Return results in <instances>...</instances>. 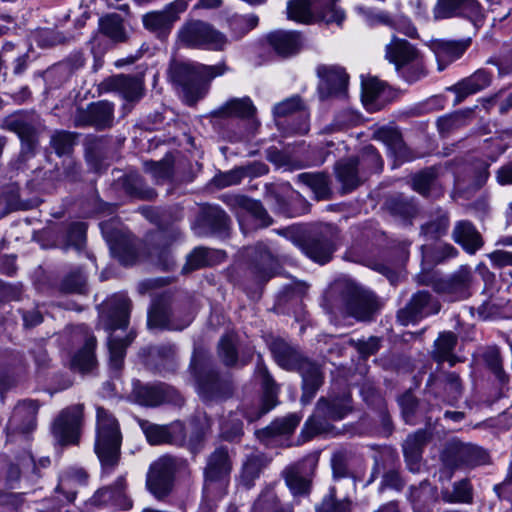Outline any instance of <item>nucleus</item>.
I'll return each instance as SVG.
<instances>
[{
  "label": "nucleus",
  "mask_w": 512,
  "mask_h": 512,
  "mask_svg": "<svg viewBox=\"0 0 512 512\" xmlns=\"http://www.w3.org/2000/svg\"><path fill=\"white\" fill-rule=\"evenodd\" d=\"M385 57L408 82L425 75V67L419 51L407 40L393 37L386 45Z\"/></svg>",
  "instance_id": "6"
},
{
  "label": "nucleus",
  "mask_w": 512,
  "mask_h": 512,
  "mask_svg": "<svg viewBox=\"0 0 512 512\" xmlns=\"http://www.w3.org/2000/svg\"><path fill=\"white\" fill-rule=\"evenodd\" d=\"M176 43L183 48L224 51L228 37L211 23L199 19H187L176 33Z\"/></svg>",
  "instance_id": "3"
},
{
  "label": "nucleus",
  "mask_w": 512,
  "mask_h": 512,
  "mask_svg": "<svg viewBox=\"0 0 512 512\" xmlns=\"http://www.w3.org/2000/svg\"><path fill=\"white\" fill-rule=\"evenodd\" d=\"M470 39L460 41H435L431 49L438 62V70L442 71L446 65L460 58L470 46Z\"/></svg>",
  "instance_id": "16"
},
{
  "label": "nucleus",
  "mask_w": 512,
  "mask_h": 512,
  "mask_svg": "<svg viewBox=\"0 0 512 512\" xmlns=\"http://www.w3.org/2000/svg\"><path fill=\"white\" fill-rule=\"evenodd\" d=\"M459 9L469 10L475 15L479 14V5L476 0H438L434 8V17L436 19L449 18Z\"/></svg>",
  "instance_id": "28"
},
{
  "label": "nucleus",
  "mask_w": 512,
  "mask_h": 512,
  "mask_svg": "<svg viewBox=\"0 0 512 512\" xmlns=\"http://www.w3.org/2000/svg\"><path fill=\"white\" fill-rule=\"evenodd\" d=\"M212 252L206 248H195L188 256L185 265L183 266V272L187 273L203 266L211 264Z\"/></svg>",
  "instance_id": "46"
},
{
  "label": "nucleus",
  "mask_w": 512,
  "mask_h": 512,
  "mask_svg": "<svg viewBox=\"0 0 512 512\" xmlns=\"http://www.w3.org/2000/svg\"><path fill=\"white\" fill-rule=\"evenodd\" d=\"M188 3L185 0H175L166 5L163 10L152 11L143 15L144 27L159 37L167 36L180 15L187 10Z\"/></svg>",
  "instance_id": "8"
},
{
  "label": "nucleus",
  "mask_w": 512,
  "mask_h": 512,
  "mask_svg": "<svg viewBox=\"0 0 512 512\" xmlns=\"http://www.w3.org/2000/svg\"><path fill=\"white\" fill-rule=\"evenodd\" d=\"M317 75L320 78L318 91L321 99L345 94L349 77L342 67L320 65L317 67Z\"/></svg>",
  "instance_id": "10"
},
{
  "label": "nucleus",
  "mask_w": 512,
  "mask_h": 512,
  "mask_svg": "<svg viewBox=\"0 0 512 512\" xmlns=\"http://www.w3.org/2000/svg\"><path fill=\"white\" fill-rule=\"evenodd\" d=\"M99 29L113 42H124L128 38L124 21L118 14H108L100 18Z\"/></svg>",
  "instance_id": "31"
},
{
  "label": "nucleus",
  "mask_w": 512,
  "mask_h": 512,
  "mask_svg": "<svg viewBox=\"0 0 512 512\" xmlns=\"http://www.w3.org/2000/svg\"><path fill=\"white\" fill-rule=\"evenodd\" d=\"M421 283L432 285L434 290L445 296L449 301L467 298L472 283V273L467 268H461L448 279L421 280Z\"/></svg>",
  "instance_id": "9"
},
{
  "label": "nucleus",
  "mask_w": 512,
  "mask_h": 512,
  "mask_svg": "<svg viewBox=\"0 0 512 512\" xmlns=\"http://www.w3.org/2000/svg\"><path fill=\"white\" fill-rule=\"evenodd\" d=\"M226 71L223 63L209 66L175 62L170 65L168 74L170 80L181 88L184 101L193 105L207 93L209 83Z\"/></svg>",
  "instance_id": "1"
},
{
  "label": "nucleus",
  "mask_w": 512,
  "mask_h": 512,
  "mask_svg": "<svg viewBox=\"0 0 512 512\" xmlns=\"http://www.w3.org/2000/svg\"><path fill=\"white\" fill-rule=\"evenodd\" d=\"M277 261L266 249H261L251 267V272L258 282L267 281L275 274Z\"/></svg>",
  "instance_id": "33"
},
{
  "label": "nucleus",
  "mask_w": 512,
  "mask_h": 512,
  "mask_svg": "<svg viewBox=\"0 0 512 512\" xmlns=\"http://www.w3.org/2000/svg\"><path fill=\"white\" fill-rule=\"evenodd\" d=\"M361 173H378L383 168V160L373 146H366L358 159H355Z\"/></svg>",
  "instance_id": "38"
},
{
  "label": "nucleus",
  "mask_w": 512,
  "mask_h": 512,
  "mask_svg": "<svg viewBox=\"0 0 512 512\" xmlns=\"http://www.w3.org/2000/svg\"><path fill=\"white\" fill-rule=\"evenodd\" d=\"M287 16L304 24L325 21L340 25L345 19V13L336 5V0H290Z\"/></svg>",
  "instance_id": "5"
},
{
  "label": "nucleus",
  "mask_w": 512,
  "mask_h": 512,
  "mask_svg": "<svg viewBox=\"0 0 512 512\" xmlns=\"http://www.w3.org/2000/svg\"><path fill=\"white\" fill-rule=\"evenodd\" d=\"M443 499L446 502L468 503L472 499L471 485L468 481L462 480L454 485L453 492L443 493Z\"/></svg>",
  "instance_id": "51"
},
{
  "label": "nucleus",
  "mask_w": 512,
  "mask_h": 512,
  "mask_svg": "<svg viewBox=\"0 0 512 512\" xmlns=\"http://www.w3.org/2000/svg\"><path fill=\"white\" fill-rule=\"evenodd\" d=\"M379 308L374 294L355 293L346 303V313L358 320L369 319Z\"/></svg>",
  "instance_id": "18"
},
{
  "label": "nucleus",
  "mask_w": 512,
  "mask_h": 512,
  "mask_svg": "<svg viewBox=\"0 0 512 512\" xmlns=\"http://www.w3.org/2000/svg\"><path fill=\"white\" fill-rule=\"evenodd\" d=\"M300 416L297 414H290L284 418L275 420L271 426L268 427V430L272 434H290L300 423Z\"/></svg>",
  "instance_id": "53"
},
{
  "label": "nucleus",
  "mask_w": 512,
  "mask_h": 512,
  "mask_svg": "<svg viewBox=\"0 0 512 512\" xmlns=\"http://www.w3.org/2000/svg\"><path fill=\"white\" fill-rule=\"evenodd\" d=\"M2 127L16 133L22 141L31 144L33 142L35 129L33 125L22 114H13L5 118Z\"/></svg>",
  "instance_id": "34"
},
{
  "label": "nucleus",
  "mask_w": 512,
  "mask_h": 512,
  "mask_svg": "<svg viewBox=\"0 0 512 512\" xmlns=\"http://www.w3.org/2000/svg\"><path fill=\"white\" fill-rule=\"evenodd\" d=\"M268 41L274 50L283 56L298 52L302 45L301 35L296 31H275L268 36Z\"/></svg>",
  "instance_id": "22"
},
{
  "label": "nucleus",
  "mask_w": 512,
  "mask_h": 512,
  "mask_svg": "<svg viewBox=\"0 0 512 512\" xmlns=\"http://www.w3.org/2000/svg\"><path fill=\"white\" fill-rule=\"evenodd\" d=\"M51 144L58 155L67 154L74 145V136L69 132H57L52 136Z\"/></svg>",
  "instance_id": "60"
},
{
  "label": "nucleus",
  "mask_w": 512,
  "mask_h": 512,
  "mask_svg": "<svg viewBox=\"0 0 512 512\" xmlns=\"http://www.w3.org/2000/svg\"><path fill=\"white\" fill-rule=\"evenodd\" d=\"M38 408L39 405L34 400L19 402L13 410L8 429H19L23 433L33 430L36 425Z\"/></svg>",
  "instance_id": "15"
},
{
  "label": "nucleus",
  "mask_w": 512,
  "mask_h": 512,
  "mask_svg": "<svg viewBox=\"0 0 512 512\" xmlns=\"http://www.w3.org/2000/svg\"><path fill=\"white\" fill-rule=\"evenodd\" d=\"M137 398L143 405L157 406L166 401L167 396L161 386H144L137 391Z\"/></svg>",
  "instance_id": "45"
},
{
  "label": "nucleus",
  "mask_w": 512,
  "mask_h": 512,
  "mask_svg": "<svg viewBox=\"0 0 512 512\" xmlns=\"http://www.w3.org/2000/svg\"><path fill=\"white\" fill-rule=\"evenodd\" d=\"M240 204L244 209V214L239 215L238 217L239 224L243 230L245 221H248L250 218L255 219L259 226H267L270 224L269 217L260 202L248 198H242L240 200Z\"/></svg>",
  "instance_id": "36"
},
{
  "label": "nucleus",
  "mask_w": 512,
  "mask_h": 512,
  "mask_svg": "<svg viewBox=\"0 0 512 512\" xmlns=\"http://www.w3.org/2000/svg\"><path fill=\"white\" fill-rule=\"evenodd\" d=\"M231 470V462L228 451L219 448L211 454L205 470L207 481H216L229 474Z\"/></svg>",
  "instance_id": "27"
},
{
  "label": "nucleus",
  "mask_w": 512,
  "mask_h": 512,
  "mask_svg": "<svg viewBox=\"0 0 512 512\" xmlns=\"http://www.w3.org/2000/svg\"><path fill=\"white\" fill-rule=\"evenodd\" d=\"M121 443L122 433L118 420L108 410L97 407L94 451L104 473H111L118 465Z\"/></svg>",
  "instance_id": "2"
},
{
  "label": "nucleus",
  "mask_w": 512,
  "mask_h": 512,
  "mask_svg": "<svg viewBox=\"0 0 512 512\" xmlns=\"http://www.w3.org/2000/svg\"><path fill=\"white\" fill-rule=\"evenodd\" d=\"M426 441L427 433L420 430L409 435L403 444L404 455L412 472L419 471L422 447Z\"/></svg>",
  "instance_id": "24"
},
{
  "label": "nucleus",
  "mask_w": 512,
  "mask_h": 512,
  "mask_svg": "<svg viewBox=\"0 0 512 512\" xmlns=\"http://www.w3.org/2000/svg\"><path fill=\"white\" fill-rule=\"evenodd\" d=\"M255 112V107L248 97L234 98L214 111L218 117H249Z\"/></svg>",
  "instance_id": "29"
},
{
  "label": "nucleus",
  "mask_w": 512,
  "mask_h": 512,
  "mask_svg": "<svg viewBox=\"0 0 512 512\" xmlns=\"http://www.w3.org/2000/svg\"><path fill=\"white\" fill-rule=\"evenodd\" d=\"M113 120V106L107 101L91 104L86 111L80 113L77 122L82 125H93L97 128L109 126Z\"/></svg>",
  "instance_id": "19"
},
{
  "label": "nucleus",
  "mask_w": 512,
  "mask_h": 512,
  "mask_svg": "<svg viewBox=\"0 0 512 512\" xmlns=\"http://www.w3.org/2000/svg\"><path fill=\"white\" fill-rule=\"evenodd\" d=\"M82 404L71 405L63 409L52 425V434L61 445L76 444L83 422Z\"/></svg>",
  "instance_id": "7"
},
{
  "label": "nucleus",
  "mask_w": 512,
  "mask_h": 512,
  "mask_svg": "<svg viewBox=\"0 0 512 512\" xmlns=\"http://www.w3.org/2000/svg\"><path fill=\"white\" fill-rule=\"evenodd\" d=\"M492 76L484 69H479L471 76L463 79L451 88L456 94L455 102L459 103L469 95L475 94L491 84Z\"/></svg>",
  "instance_id": "20"
},
{
  "label": "nucleus",
  "mask_w": 512,
  "mask_h": 512,
  "mask_svg": "<svg viewBox=\"0 0 512 512\" xmlns=\"http://www.w3.org/2000/svg\"><path fill=\"white\" fill-rule=\"evenodd\" d=\"M298 180L308 186L318 199L325 198L329 193L328 178L322 173H302Z\"/></svg>",
  "instance_id": "44"
},
{
  "label": "nucleus",
  "mask_w": 512,
  "mask_h": 512,
  "mask_svg": "<svg viewBox=\"0 0 512 512\" xmlns=\"http://www.w3.org/2000/svg\"><path fill=\"white\" fill-rule=\"evenodd\" d=\"M457 343V337L452 332L440 334L435 341V356L439 361H448L451 365L456 362L452 351Z\"/></svg>",
  "instance_id": "39"
},
{
  "label": "nucleus",
  "mask_w": 512,
  "mask_h": 512,
  "mask_svg": "<svg viewBox=\"0 0 512 512\" xmlns=\"http://www.w3.org/2000/svg\"><path fill=\"white\" fill-rule=\"evenodd\" d=\"M238 414L239 412L230 413L221 422V434L226 440H234L242 434L243 424Z\"/></svg>",
  "instance_id": "48"
},
{
  "label": "nucleus",
  "mask_w": 512,
  "mask_h": 512,
  "mask_svg": "<svg viewBox=\"0 0 512 512\" xmlns=\"http://www.w3.org/2000/svg\"><path fill=\"white\" fill-rule=\"evenodd\" d=\"M134 336H127L125 339H118L113 336L109 337L108 347L110 352V366L118 371L122 368L125 356V349L131 343Z\"/></svg>",
  "instance_id": "43"
},
{
  "label": "nucleus",
  "mask_w": 512,
  "mask_h": 512,
  "mask_svg": "<svg viewBox=\"0 0 512 512\" xmlns=\"http://www.w3.org/2000/svg\"><path fill=\"white\" fill-rule=\"evenodd\" d=\"M486 459V452L480 447L457 442L451 443L443 453V460L451 466L480 465L484 464Z\"/></svg>",
  "instance_id": "12"
},
{
  "label": "nucleus",
  "mask_w": 512,
  "mask_h": 512,
  "mask_svg": "<svg viewBox=\"0 0 512 512\" xmlns=\"http://www.w3.org/2000/svg\"><path fill=\"white\" fill-rule=\"evenodd\" d=\"M112 89L118 91L126 100H137L142 96L143 83L135 77L118 75L110 80Z\"/></svg>",
  "instance_id": "32"
},
{
  "label": "nucleus",
  "mask_w": 512,
  "mask_h": 512,
  "mask_svg": "<svg viewBox=\"0 0 512 512\" xmlns=\"http://www.w3.org/2000/svg\"><path fill=\"white\" fill-rule=\"evenodd\" d=\"M434 183L435 172L433 169H428L414 176L412 187L416 192L427 195Z\"/></svg>",
  "instance_id": "57"
},
{
  "label": "nucleus",
  "mask_w": 512,
  "mask_h": 512,
  "mask_svg": "<svg viewBox=\"0 0 512 512\" xmlns=\"http://www.w3.org/2000/svg\"><path fill=\"white\" fill-rule=\"evenodd\" d=\"M129 300L120 296L115 307L107 314H102L101 319L105 323V329L115 331L117 329H125L128 325Z\"/></svg>",
  "instance_id": "25"
},
{
  "label": "nucleus",
  "mask_w": 512,
  "mask_h": 512,
  "mask_svg": "<svg viewBox=\"0 0 512 512\" xmlns=\"http://www.w3.org/2000/svg\"><path fill=\"white\" fill-rule=\"evenodd\" d=\"M383 87V82L374 77L362 81V101L367 110L374 111L379 108L375 102Z\"/></svg>",
  "instance_id": "42"
},
{
  "label": "nucleus",
  "mask_w": 512,
  "mask_h": 512,
  "mask_svg": "<svg viewBox=\"0 0 512 512\" xmlns=\"http://www.w3.org/2000/svg\"><path fill=\"white\" fill-rule=\"evenodd\" d=\"M172 479L148 474L147 487L157 498L164 497L171 488Z\"/></svg>",
  "instance_id": "59"
},
{
  "label": "nucleus",
  "mask_w": 512,
  "mask_h": 512,
  "mask_svg": "<svg viewBox=\"0 0 512 512\" xmlns=\"http://www.w3.org/2000/svg\"><path fill=\"white\" fill-rule=\"evenodd\" d=\"M196 382L198 393L204 400H216L224 397L226 385L218 379L215 373H196Z\"/></svg>",
  "instance_id": "23"
},
{
  "label": "nucleus",
  "mask_w": 512,
  "mask_h": 512,
  "mask_svg": "<svg viewBox=\"0 0 512 512\" xmlns=\"http://www.w3.org/2000/svg\"><path fill=\"white\" fill-rule=\"evenodd\" d=\"M258 24V17L250 14L246 16H235L230 22L231 31L237 39L243 37Z\"/></svg>",
  "instance_id": "50"
},
{
  "label": "nucleus",
  "mask_w": 512,
  "mask_h": 512,
  "mask_svg": "<svg viewBox=\"0 0 512 512\" xmlns=\"http://www.w3.org/2000/svg\"><path fill=\"white\" fill-rule=\"evenodd\" d=\"M218 354L223 363L232 366L237 362V352L235 348V337L233 334L223 336L219 342Z\"/></svg>",
  "instance_id": "47"
},
{
  "label": "nucleus",
  "mask_w": 512,
  "mask_h": 512,
  "mask_svg": "<svg viewBox=\"0 0 512 512\" xmlns=\"http://www.w3.org/2000/svg\"><path fill=\"white\" fill-rule=\"evenodd\" d=\"M257 374L261 379L263 387L262 404L258 409H252L245 412V417L248 421H254L260 418L277 405L278 388L268 373V370L262 364H259L257 367Z\"/></svg>",
  "instance_id": "13"
},
{
  "label": "nucleus",
  "mask_w": 512,
  "mask_h": 512,
  "mask_svg": "<svg viewBox=\"0 0 512 512\" xmlns=\"http://www.w3.org/2000/svg\"><path fill=\"white\" fill-rule=\"evenodd\" d=\"M274 354L281 367L287 370H297L301 374L303 389L301 401L305 404L309 403L323 383V375L319 366L287 346L276 348Z\"/></svg>",
  "instance_id": "4"
},
{
  "label": "nucleus",
  "mask_w": 512,
  "mask_h": 512,
  "mask_svg": "<svg viewBox=\"0 0 512 512\" xmlns=\"http://www.w3.org/2000/svg\"><path fill=\"white\" fill-rule=\"evenodd\" d=\"M336 175L344 188L349 190L357 187L364 177L355 159L338 162L336 165Z\"/></svg>",
  "instance_id": "30"
},
{
  "label": "nucleus",
  "mask_w": 512,
  "mask_h": 512,
  "mask_svg": "<svg viewBox=\"0 0 512 512\" xmlns=\"http://www.w3.org/2000/svg\"><path fill=\"white\" fill-rule=\"evenodd\" d=\"M484 360L487 366L491 369V371L496 375V377L501 382L507 381V377L502 369L500 353L497 348H488L484 353Z\"/></svg>",
  "instance_id": "56"
},
{
  "label": "nucleus",
  "mask_w": 512,
  "mask_h": 512,
  "mask_svg": "<svg viewBox=\"0 0 512 512\" xmlns=\"http://www.w3.org/2000/svg\"><path fill=\"white\" fill-rule=\"evenodd\" d=\"M277 505L275 493L272 489H267L255 501L252 512H278Z\"/></svg>",
  "instance_id": "54"
},
{
  "label": "nucleus",
  "mask_w": 512,
  "mask_h": 512,
  "mask_svg": "<svg viewBox=\"0 0 512 512\" xmlns=\"http://www.w3.org/2000/svg\"><path fill=\"white\" fill-rule=\"evenodd\" d=\"M316 512H350V503L347 501L336 502L332 496L323 499Z\"/></svg>",
  "instance_id": "64"
},
{
  "label": "nucleus",
  "mask_w": 512,
  "mask_h": 512,
  "mask_svg": "<svg viewBox=\"0 0 512 512\" xmlns=\"http://www.w3.org/2000/svg\"><path fill=\"white\" fill-rule=\"evenodd\" d=\"M142 430L148 442L152 445L169 443V429L166 425L143 423Z\"/></svg>",
  "instance_id": "49"
},
{
  "label": "nucleus",
  "mask_w": 512,
  "mask_h": 512,
  "mask_svg": "<svg viewBox=\"0 0 512 512\" xmlns=\"http://www.w3.org/2000/svg\"><path fill=\"white\" fill-rule=\"evenodd\" d=\"M285 481L291 492L295 495L305 494L309 490V480L302 477L295 468H291L286 472Z\"/></svg>",
  "instance_id": "52"
},
{
  "label": "nucleus",
  "mask_w": 512,
  "mask_h": 512,
  "mask_svg": "<svg viewBox=\"0 0 512 512\" xmlns=\"http://www.w3.org/2000/svg\"><path fill=\"white\" fill-rule=\"evenodd\" d=\"M265 465L266 460L260 453L252 454L246 458L243 463L241 478L247 487H250L253 481L259 477Z\"/></svg>",
  "instance_id": "40"
},
{
  "label": "nucleus",
  "mask_w": 512,
  "mask_h": 512,
  "mask_svg": "<svg viewBox=\"0 0 512 512\" xmlns=\"http://www.w3.org/2000/svg\"><path fill=\"white\" fill-rule=\"evenodd\" d=\"M453 239L468 253H475L483 245L481 235L469 221H459L453 230Z\"/></svg>",
  "instance_id": "21"
},
{
  "label": "nucleus",
  "mask_w": 512,
  "mask_h": 512,
  "mask_svg": "<svg viewBox=\"0 0 512 512\" xmlns=\"http://www.w3.org/2000/svg\"><path fill=\"white\" fill-rule=\"evenodd\" d=\"M304 253L313 261L327 263L335 250L333 242L327 238H310L302 246Z\"/></svg>",
  "instance_id": "26"
},
{
  "label": "nucleus",
  "mask_w": 512,
  "mask_h": 512,
  "mask_svg": "<svg viewBox=\"0 0 512 512\" xmlns=\"http://www.w3.org/2000/svg\"><path fill=\"white\" fill-rule=\"evenodd\" d=\"M351 411L350 396L344 393L328 402L326 399H319L315 414L307 421V426L315 424L317 418L329 420H341Z\"/></svg>",
  "instance_id": "14"
},
{
  "label": "nucleus",
  "mask_w": 512,
  "mask_h": 512,
  "mask_svg": "<svg viewBox=\"0 0 512 512\" xmlns=\"http://www.w3.org/2000/svg\"><path fill=\"white\" fill-rule=\"evenodd\" d=\"M373 137L383 142L400 162L414 159V156L403 142L402 136L397 129L381 127L375 130Z\"/></svg>",
  "instance_id": "17"
},
{
  "label": "nucleus",
  "mask_w": 512,
  "mask_h": 512,
  "mask_svg": "<svg viewBox=\"0 0 512 512\" xmlns=\"http://www.w3.org/2000/svg\"><path fill=\"white\" fill-rule=\"evenodd\" d=\"M125 478L119 477L111 487H104L97 491L96 497L99 501L106 503L113 501L123 509L131 507L130 501L125 496Z\"/></svg>",
  "instance_id": "35"
},
{
  "label": "nucleus",
  "mask_w": 512,
  "mask_h": 512,
  "mask_svg": "<svg viewBox=\"0 0 512 512\" xmlns=\"http://www.w3.org/2000/svg\"><path fill=\"white\" fill-rule=\"evenodd\" d=\"M173 469V460L170 457H162L151 465L148 474H154L156 476L172 479Z\"/></svg>",
  "instance_id": "62"
},
{
  "label": "nucleus",
  "mask_w": 512,
  "mask_h": 512,
  "mask_svg": "<svg viewBox=\"0 0 512 512\" xmlns=\"http://www.w3.org/2000/svg\"><path fill=\"white\" fill-rule=\"evenodd\" d=\"M173 165V157L171 155H166L160 161L144 162V170L149 173L157 183H159L171 179L173 175Z\"/></svg>",
  "instance_id": "37"
},
{
  "label": "nucleus",
  "mask_w": 512,
  "mask_h": 512,
  "mask_svg": "<svg viewBox=\"0 0 512 512\" xmlns=\"http://www.w3.org/2000/svg\"><path fill=\"white\" fill-rule=\"evenodd\" d=\"M399 404L402 409V415L406 423H413V415L417 406V402L413 394L405 393L399 399Z\"/></svg>",
  "instance_id": "63"
},
{
  "label": "nucleus",
  "mask_w": 512,
  "mask_h": 512,
  "mask_svg": "<svg viewBox=\"0 0 512 512\" xmlns=\"http://www.w3.org/2000/svg\"><path fill=\"white\" fill-rule=\"evenodd\" d=\"M96 339L94 336L87 338L83 348L74 356L72 364L81 371H89L96 364L94 348Z\"/></svg>",
  "instance_id": "41"
},
{
  "label": "nucleus",
  "mask_w": 512,
  "mask_h": 512,
  "mask_svg": "<svg viewBox=\"0 0 512 512\" xmlns=\"http://www.w3.org/2000/svg\"><path fill=\"white\" fill-rule=\"evenodd\" d=\"M148 326L150 328H168V329H182L170 324L169 314L166 310L160 307H153L148 314Z\"/></svg>",
  "instance_id": "55"
},
{
  "label": "nucleus",
  "mask_w": 512,
  "mask_h": 512,
  "mask_svg": "<svg viewBox=\"0 0 512 512\" xmlns=\"http://www.w3.org/2000/svg\"><path fill=\"white\" fill-rule=\"evenodd\" d=\"M448 225V217L446 215H441L437 219L423 225L422 232L430 239H436L446 233Z\"/></svg>",
  "instance_id": "58"
},
{
  "label": "nucleus",
  "mask_w": 512,
  "mask_h": 512,
  "mask_svg": "<svg viewBox=\"0 0 512 512\" xmlns=\"http://www.w3.org/2000/svg\"><path fill=\"white\" fill-rule=\"evenodd\" d=\"M439 310V303L432 298L429 292L419 291L412 296L407 306L398 312V320L403 325H407L418 318L436 314Z\"/></svg>",
  "instance_id": "11"
},
{
  "label": "nucleus",
  "mask_w": 512,
  "mask_h": 512,
  "mask_svg": "<svg viewBox=\"0 0 512 512\" xmlns=\"http://www.w3.org/2000/svg\"><path fill=\"white\" fill-rule=\"evenodd\" d=\"M86 239V225L84 223H74L70 226L67 233V246H74L80 249Z\"/></svg>",
  "instance_id": "61"
}]
</instances>
